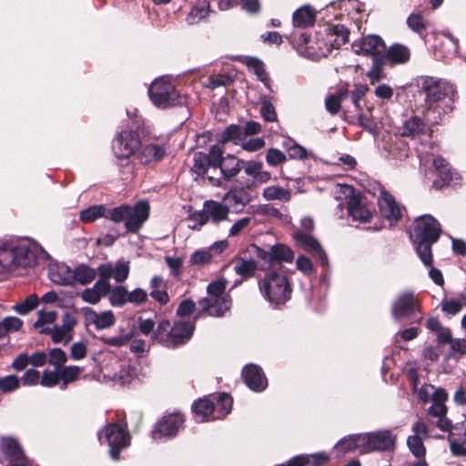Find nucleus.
<instances>
[{"instance_id": "ea45409f", "label": "nucleus", "mask_w": 466, "mask_h": 466, "mask_svg": "<svg viewBox=\"0 0 466 466\" xmlns=\"http://www.w3.org/2000/svg\"><path fill=\"white\" fill-rule=\"evenodd\" d=\"M88 311L89 319L96 325L97 329H106L115 323V316L112 311H105L99 314L89 309Z\"/></svg>"}, {"instance_id": "c85d7f7f", "label": "nucleus", "mask_w": 466, "mask_h": 466, "mask_svg": "<svg viewBox=\"0 0 466 466\" xmlns=\"http://www.w3.org/2000/svg\"><path fill=\"white\" fill-rule=\"evenodd\" d=\"M208 315L220 317L229 309L231 302L227 296L217 298L212 300H202L199 302Z\"/></svg>"}, {"instance_id": "2f4dec72", "label": "nucleus", "mask_w": 466, "mask_h": 466, "mask_svg": "<svg viewBox=\"0 0 466 466\" xmlns=\"http://www.w3.org/2000/svg\"><path fill=\"white\" fill-rule=\"evenodd\" d=\"M448 399V394L443 389H438L433 400L432 404L429 408V413L434 417H444L447 412L445 402Z\"/></svg>"}, {"instance_id": "4c0bfd02", "label": "nucleus", "mask_w": 466, "mask_h": 466, "mask_svg": "<svg viewBox=\"0 0 466 466\" xmlns=\"http://www.w3.org/2000/svg\"><path fill=\"white\" fill-rule=\"evenodd\" d=\"M41 333L50 334L55 343H67L72 339V333L65 329L61 326L54 325L53 327L43 328Z\"/></svg>"}, {"instance_id": "9b49d317", "label": "nucleus", "mask_w": 466, "mask_h": 466, "mask_svg": "<svg viewBox=\"0 0 466 466\" xmlns=\"http://www.w3.org/2000/svg\"><path fill=\"white\" fill-rule=\"evenodd\" d=\"M142 145V138L137 130H124L118 137V158H129Z\"/></svg>"}, {"instance_id": "774afa93", "label": "nucleus", "mask_w": 466, "mask_h": 466, "mask_svg": "<svg viewBox=\"0 0 466 466\" xmlns=\"http://www.w3.org/2000/svg\"><path fill=\"white\" fill-rule=\"evenodd\" d=\"M60 380L59 371H44L40 383L45 387H54L58 384Z\"/></svg>"}, {"instance_id": "423d86ee", "label": "nucleus", "mask_w": 466, "mask_h": 466, "mask_svg": "<svg viewBox=\"0 0 466 466\" xmlns=\"http://www.w3.org/2000/svg\"><path fill=\"white\" fill-rule=\"evenodd\" d=\"M150 206L147 201L140 200L134 206L118 207V222H123L127 232H137L147 220Z\"/></svg>"}, {"instance_id": "8fccbe9b", "label": "nucleus", "mask_w": 466, "mask_h": 466, "mask_svg": "<svg viewBox=\"0 0 466 466\" xmlns=\"http://www.w3.org/2000/svg\"><path fill=\"white\" fill-rule=\"evenodd\" d=\"M38 301L39 299L37 296L35 294H31L24 301L13 306V309L18 314L25 315L36 308Z\"/></svg>"}, {"instance_id": "2eb2a0df", "label": "nucleus", "mask_w": 466, "mask_h": 466, "mask_svg": "<svg viewBox=\"0 0 466 466\" xmlns=\"http://www.w3.org/2000/svg\"><path fill=\"white\" fill-rule=\"evenodd\" d=\"M412 435L407 439V445L415 457L422 458L426 453L423 439L428 437L426 424L420 420H417L412 426Z\"/></svg>"}, {"instance_id": "3c124183", "label": "nucleus", "mask_w": 466, "mask_h": 466, "mask_svg": "<svg viewBox=\"0 0 466 466\" xmlns=\"http://www.w3.org/2000/svg\"><path fill=\"white\" fill-rule=\"evenodd\" d=\"M56 319V313L55 311H39L34 326L41 332L43 328L53 327Z\"/></svg>"}, {"instance_id": "f8f14e48", "label": "nucleus", "mask_w": 466, "mask_h": 466, "mask_svg": "<svg viewBox=\"0 0 466 466\" xmlns=\"http://www.w3.org/2000/svg\"><path fill=\"white\" fill-rule=\"evenodd\" d=\"M184 422L183 416L180 413H172L164 416L152 431V437L159 440L162 437H169L177 434Z\"/></svg>"}, {"instance_id": "e433bc0d", "label": "nucleus", "mask_w": 466, "mask_h": 466, "mask_svg": "<svg viewBox=\"0 0 466 466\" xmlns=\"http://www.w3.org/2000/svg\"><path fill=\"white\" fill-rule=\"evenodd\" d=\"M240 160L232 155H228L223 158L219 168L221 173L227 178L233 177L237 176L240 170Z\"/></svg>"}, {"instance_id": "69168bd1", "label": "nucleus", "mask_w": 466, "mask_h": 466, "mask_svg": "<svg viewBox=\"0 0 466 466\" xmlns=\"http://www.w3.org/2000/svg\"><path fill=\"white\" fill-rule=\"evenodd\" d=\"M131 436L126 423L118 422V452L130 445Z\"/></svg>"}, {"instance_id": "338daca9", "label": "nucleus", "mask_w": 466, "mask_h": 466, "mask_svg": "<svg viewBox=\"0 0 466 466\" xmlns=\"http://www.w3.org/2000/svg\"><path fill=\"white\" fill-rule=\"evenodd\" d=\"M87 346L82 341H77L72 344L70 348V357L75 360H82L86 356Z\"/></svg>"}, {"instance_id": "473e14b6", "label": "nucleus", "mask_w": 466, "mask_h": 466, "mask_svg": "<svg viewBox=\"0 0 466 466\" xmlns=\"http://www.w3.org/2000/svg\"><path fill=\"white\" fill-rule=\"evenodd\" d=\"M242 62L257 76L258 80L263 82L267 87H269V78L266 73L264 64L261 60L256 57L246 56L243 58Z\"/></svg>"}, {"instance_id": "1a4fd4ad", "label": "nucleus", "mask_w": 466, "mask_h": 466, "mask_svg": "<svg viewBox=\"0 0 466 466\" xmlns=\"http://www.w3.org/2000/svg\"><path fill=\"white\" fill-rule=\"evenodd\" d=\"M362 453L373 451H389L394 448L396 436L390 431L363 433L360 438Z\"/></svg>"}, {"instance_id": "72a5a7b5", "label": "nucleus", "mask_w": 466, "mask_h": 466, "mask_svg": "<svg viewBox=\"0 0 466 466\" xmlns=\"http://www.w3.org/2000/svg\"><path fill=\"white\" fill-rule=\"evenodd\" d=\"M100 443H106L110 447V455L116 459V426L111 424L105 428L102 433L98 435Z\"/></svg>"}, {"instance_id": "a19ab883", "label": "nucleus", "mask_w": 466, "mask_h": 466, "mask_svg": "<svg viewBox=\"0 0 466 466\" xmlns=\"http://www.w3.org/2000/svg\"><path fill=\"white\" fill-rule=\"evenodd\" d=\"M245 139L243 127L231 125L223 131L221 143L225 144L228 142H233L236 145H239Z\"/></svg>"}, {"instance_id": "0e129e2a", "label": "nucleus", "mask_w": 466, "mask_h": 466, "mask_svg": "<svg viewBox=\"0 0 466 466\" xmlns=\"http://www.w3.org/2000/svg\"><path fill=\"white\" fill-rule=\"evenodd\" d=\"M267 163L269 166H278L287 160L286 155L277 148H270L266 156Z\"/></svg>"}, {"instance_id": "a211bd4d", "label": "nucleus", "mask_w": 466, "mask_h": 466, "mask_svg": "<svg viewBox=\"0 0 466 466\" xmlns=\"http://www.w3.org/2000/svg\"><path fill=\"white\" fill-rule=\"evenodd\" d=\"M294 239L299 247L319 258L323 265L327 262L326 254L322 250L320 244L311 235L297 230L294 233Z\"/></svg>"}, {"instance_id": "7ed1b4c3", "label": "nucleus", "mask_w": 466, "mask_h": 466, "mask_svg": "<svg viewBox=\"0 0 466 466\" xmlns=\"http://www.w3.org/2000/svg\"><path fill=\"white\" fill-rule=\"evenodd\" d=\"M148 94L153 105L161 109L180 106L186 102V98L179 94L167 76L154 80L148 88Z\"/></svg>"}, {"instance_id": "a18cd8bd", "label": "nucleus", "mask_w": 466, "mask_h": 466, "mask_svg": "<svg viewBox=\"0 0 466 466\" xmlns=\"http://www.w3.org/2000/svg\"><path fill=\"white\" fill-rule=\"evenodd\" d=\"M23 321L17 317H6L0 321V339L5 338L9 332L20 330Z\"/></svg>"}, {"instance_id": "b1692460", "label": "nucleus", "mask_w": 466, "mask_h": 466, "mask_svg": "<svg viewBox=\"0 0 466 466\" xmlns=\"http://www.w3.org/2000/svg\"><path fill=\"white\" fill-rule=\"evenodd\" d=\"M402 133L404 136L420 140H422L423 137H431V131L419 116H411L407 119L403 124Z\"/></svg>"}, {"instance_id": "e2e57ef3", "label": "nucleus", "mask_w": 466, "mask_h": 466, "mask_svg": "<svg viewBox=\"0 0 466 466\" xmlns=\"http://www.w3.org/2000/svg\"><path fill=\"white\" fill-rule=\"evenodd\" d=\"M408 26L416 33H420L426 28V22L421 15L411 14L407 20Z\"/></svg>"}, {"instance_id": "7c9ffc66", "label": "nucleus", "mask_w": 466, "mask_h": 466, "mask_svg": "<svg viewBox=\"0 0 466 466\" xmlns=\"http://www.w3.org/2000/svg\"><path fill=\"white\" fill-rule=\"evenodd\" d=\"M410 50L403 45H393L386 52L385 58L393 64H403L409 61Z\"/></svg>"}, {"instance_id": "bb28decb", "label": "nucleus", "mask_w": 466, "mask_h": 466, "mask_svg": "<svg viewBox=\"0 0 466 466\" xmlns=\"http://www.w3.org/2000/svg\"><path fill=\"white\" fill-rule=\"evenodd\" d=\"M324 32L331 49L333 47L339 48L349 41L350 32L342 25H329Z\"/></svg>"}, {"instance_id": "864d4df0", "label": "nucleus", "mask_w": 466, "mask_h": 466, "mask_svg": "<svg viewBox=\"0 0 466 466\" xmlns=\"http://www.w3.org/2000/svg\"><path fill=\"white\" fill-rule=\"evenodd\" d=\"M210 167L208 164V158L207 154L203 152H197L194 154V164L192 170L198 176L204 175L208 167Z\"/></svg>"}, {"instance_id": "5701e85b", "label": "nucleus", "mask_w": 466, "mask_h": 466, "mask_svg": "<svg viewBox=\"0 0 466 466\" xmlns=\"http://www.w3.org/2000/svg\"><path fill=\"white\" fill-rule=\"evenodd\" d=\"M242 375L247 386L255 391H261L267 386V380L259 367L249 364L242 371Z\"/></svg>"}, {"instance_id": "393cba45", "label": "nucleus", "mask_w": 466, "mask_h": 466, "mask_svg": "<svg viewBox=\"0 0 466 466\" xmlns=\"http://www.w3.org/2000/svg\"><path fill=\"white\" fill-rule=\"evenodd\" d=\"M0 450L11 462L18 463V461L25 459L18 442L13 438L2 437L0 439Z\"/></svg>"}, {"instance_id": "4468645a", "label": "nucleus", "mask_w": 466, "mask_h": 466, "mask_svg": "<svg viewBox=\"0 0 466 466\" xmlns=\"http://www.w3.org/2000/svg\"><path fill=\"white\" fill-rule=\"evenodd\" d=\"M433 167L441 181H434L433 187L441 188L444 185H457L461 181V175L453 169L444 158L436 157L433 158Z\"/></svg>"}, {"instance_id": "f03ea898", "label": "nucleus", "mask_w": 466, "mask_h": 466, "mask_svg": "<svg viewBox=\"0 0 466 466\" xmlns=\"http://www.w3.org/2000/svg\"><path fill=\"white\" fill-rule=\"evenodd\" d=\"M36 261L34 250L25 242H12L0 246V274L17 267H30Z\"/></svg>"}, {"instance_id": "603ef678", "label": "nucleus", "mask_w": 466, "mask_h": 466, "mask_svg": "<svg viewBox=\"0 0 466 466\" xmlns=\"http://www.w3.org/2000/svg\"><path fill=\"white\" fill-rule=\"evenodd\" d=\"M82 370L83 369L78 366H66L59 371L60 380L66 386L68 383L75 381Z\"/></svg>"}, {"instance_id": "39448f33", "label": "nucleus", "mask_w": 466, "mask_h": 466, "mask_svg": "<svg viewBox=\"0 0 466 466\" xmlns=\"http://www.w3.org/2000/svg\"><path fill=\"white\" fill-rule=\"evenodd\" d=\"M420 86L426 96L425 101L429 108L439 106L445 99L454 100L456 95L452 84L431 76H423L420 80Z\"/></svg>"}, {"instance_id": "dca6fc26", "label": "nucleus", "mask_w": 466, "mask_h": 466, "mask_svg": "<svg viewBox=\"0 0 466 466\" xmlns=\"http://www.w3.org/2000/svg\"><path fill=\"white\" fill-rule=\"evenodd\" d=\"M166 152L167 149L164 145L142 139V145L138 149L137 157L142 164H149L162 160Z\"/></svg>"}, {"instance_id": "9d476101", "label": "nucleus", "mask_w": 466, "mask_h": 466, "mask_svg": "<svg viewBox=\"0 0 466 466\" xmlns=\"http://www.w3.org/2000/svg\"><path fill=\"white\" fill-rule=\"evenodd\" d=\"M352 50L357 55L372 56L377 58L386 50L383 39L376 35H369L354 41L351 45Z\"/></svg>"}, {"instance_id": "f3484780", "label": "nucleus", "mask_w": 466, "mask_h": 466, "mask_svg": "<svg viewBox=\"0 0 466 466\" xmlns=\"http://www.w3.org/2000/svg\"><path fill=\"white\" fill-rule=\"evenodd\" d=\"M194 325L190 322H178L169 331L164 344L167 347H175L185 343L190 339L194 331Z\"/></svg>"}, {"instance_id": "c03bdc74", "label": "nucleus", "mask_w": 466, "mask_h": 466, "mask_svg": "<svg viewBox=\"0 0 466 466\" xmlns=\"http://www.w3.org/2000/svg\"><path fill=\"white\" fill-rule=\"evenodd\" d=\"M195 414L200 420H208L209 417L215 412V405L207 399L199 400L194 403L193 406Z\"/></svg>"}, {"instance_id": "aec40b11", "label": "nucleus", "mask_w": 466, "mask_h": 466, "mask_svg": "<svg viewBox=\"0 0 466 466\" xmlns=\"http://www.w3.org/2000/svg\"><path fill=\"white\" fill-rule=\"evenodd\" d=\"M378 207L381 215L388 220L396 221L400 218V207L396 204L394 198L384 189L380 191Z\"/></svg>"}, {"instance_id": "c756f323", "label": "nucleus", "mask_w": 466, "mask_h": 466, "mask_svg": "<svg viewBox=\"0 0 466 466\" xmlns=\"http://www.w3.org/2000/svg\"><path fill=\"white\" fill-rule=\"evenodd\" d=\"M316 12L309 5H304L293 13V25L295 27H307L314 24Z\"/></svg>"}, {"instance_id": "c9c22d12", "label": "nucleus", "mask_w": 466, "mask_h": 466, "mask_svg": "<svg viewBox=\"0 0 466 466\" xmlns=\"http://www.w3.org/2000/svg\"><path fill=\"white\" fill-rule=\"evenodd\" d=\"M96 276V271L86 265H79L73 270V284L78 282L81 285L91 283Z\"/></svg>"}, {"instance_id": "6e6552de", "label": "nucleus", "mask_w": 466, "mask_h": 466, "mask_svg": "<svg viewBox=\"0 0 466 466\" xmlns=\"http://www.w3.org/2000/svg\"><path fill=\"white\" fill-rule=\"evenodd\" d=\"M114 273L113 268L109 265H101L99 267V280L93 288L84 289L80 293L81 299L87 303L96 304L103 296H106L110 290L109 279Z\"/></svg>"}, {"instance_id": "052dcab7", "label": "nucleus", "mask_w": 466, "mask_h": 466, "mask_svg": "<svg viewBox=\"0 0 466 466\" xmlns=\"http://www.w3.org/2000/svg\"><path fill=\"white\" fill-rule=\"evenodd\" d=\"M67 360L66 352L61 349H53L48 353V362L56 368L61 367Z\"/></svg>"}, {"instance_id": "412c9836", "label": "nucleus", "mask_w": 466, "mask_h": 466, "mask_svg": "<svg viewBox=\"0 0 466 466\" xmlns=\"http://www.w3.org/2000/svg\"><path fill=\"white\" fill-rule=\"evenodd\" d=\"M258 256L270 264L275 262H289L294 258L293 251L284 245L272 246L268 250L258 249Z\"/></svg>"}, {"instance_id": "79ce46f5", "label": "nucleus", "mask_w": 466, "mask_h": 466, "mask_svg": "<svg viewBox=\"0 0 466 466\" xmlns=\"http://www.w3.org/2000/svg\"><path fill=\"white\" fill-rule=\"evenodd\" d=\"M360 437H362V434L351 435L343 438L336 444L335 449L339 451L341 453H346L355 450H360V452H362V445L360 444V441H359Z\"/></svg>"}, {"instance_id": "6e6d98bb", "label": "nucleus", "mask_w": 466, "mask_h": 466, "mask_svg": "<svg viewBox=\"0 0 466 466\" xmlns=\"http://www.w3.org/2000/svg\"><path fill=\"white\" fill-rule=\"evenodd\" d=\"M367 76L371 85L384 78L385 76L382 71L381 61H380L378 58L373 59V64L370 70L367 72Z\"/></svg>"}, {"instance_id": "20e7f679", "label": "nucleus", "mask_w": 466, "mask_h": 466, "mask_svg": "<svg viewBox=\"0 0 466 466\" xmlns=\"http://www.w3.org/2000/svg\"><path fill=\"white\" fill-rule=\"evenodd\" d=\"M259 289L265 299L272 304H283L290 298V287L286 276L271 271L259 281Z\"/></svg>"}, {"instance_id": "4be33fe9", "label": "nucleus", "mask_w": 466, "mask_h": 466, "mask_svg": "<svg viewBox=\"0 0 466 466\" xmlns=\"http://www.w3.org/2000/svg\"><path fill=\"white\" fill-rule=\"evenodd\" d=\"M417 306V299L411 293H404L398 297L392 305L391 313L395 319L410 316Z\"/></svg>"}, {"instance_id": "f257e3e1", "label": "nucleus", "mask_w": 466, "mask_h": 466, "mask_svg": "<svg viewBox=\"0 0 466 466\" xmlns=\"http://www.w3.org/2000/svg\"><path fill=\"white\" fill-rule=\"evenodd\" d=\"M440 233L441 226L431 215H423L414 221V229L410 238L425 266H431L432 263L431 245L438 240Z\"/></svg>"}, {"instance_id": "680f3d73", "label": "nucleus", "mask_w": 466, "mask_h": 466, "mask_svg": "<svg viewBox=\"0 0 466 466\" xmlns=\"http://www.w3.org/2000/svg\"><path fill=\"white\" fill-rule=\"evenodd\" d=\"M223 149L221 148L220 146L218 145H215V146H212L210 150H209V153L208 156V164L210 167H219L222 160H223Z\"/></svg>"}, {"instance_id": "ddd939ff", "label": "nucleus", "mask_w": 466, "mask_h": 466, "mask_svg": "<svg viewBox=\"0 0 466 466\" xmlns=\"http://www.w3.org/2000/svg\"><path fill=\"white\" fill-rule=\"evenodd\" d=\"M330 44L325 35V32H318L313 40L306 41L302 50L304 56L317 60L328 56L331 52Z\"/></svg>"}, {"instance_id": "09e8293b", "label": "nucleus", "mask_w": 466, "mask_h": 466, "mask_svg": "<svg viewBox=\"0 0 466 466\" xmlns=\"http://www.w3.org/2000/svg\"><path fill=\"white\" fill-rule=\"evenodd\" d=\"M349 96V92L339 91L337 95H331L326 99V107L331 114H336L340 108L341 102Z\"/></svg>"}, {"instance_id": "de8ad7c7", "label": "nucleus", "mask_w": 466, "mask_h": 466, "mask_svg": "<svg viewBox=\"0 0 466 466\" xmlns=\"http://www.w3.org/2000/svg\"><path fill=\"white\" fill-rule=\"evenodd\" d=\"M257 268V264L254 260H245L238 258L235 261L234 269L237 274L248 278L253 275Z\"/></svg>"}, {"instance_id": "49530a36", "label": "nucleus", "mask_w": 466, "mask_h": 466, "mask_svg": "<svg viewBox=\"0 0 466 466\" xmlns=\"http://www.w3.org/2000/svg\"><path fill=\"white\" fill-rule=\"evenodd\" d=\"M232 403L233 401L229 395L225 393L220 394L214 409V411L218 414L213 416V419H219L228 415L231 410Z\"/></svg>"}, {"instance_id": "f704fd0d", "label": "nucleus", "mask_w": 466, "mask_h": 466, "mask_svg": "<svg viewBox=\"0 0 466 466\" xmlns=\"http://www.w3.org/2000/svg\"><path fill=\"white\" fill-rule=\"evenodd\" d=\"M262 196L268 201L279 200L288 202L291 198L290 191L279 186H269L265 187L263 189Z\"/></svg>"}, {"instance_id": "6ab92c4d", "label": "nucleus", "mask_w": 466, "mask_h": 466, "mask_svg": "<svg viewBox=\"0 0 466 466\" xmlns=\"http://www.w3.org/2000/svg\"><path fill=\"white\" fill-rule=\"evenodd\" d=\"M348 212L353 220L360 223L370 221L373 216V208L360 195L357 198H353L348 206Z\"/></svg>"}, {"instance_id": "bf43d9fd", "label": "nucleus", "mask_w": 466, "mask_h": 466, "mask_svg": "<svg viewBox=\"0 0 466 466\" xmlns=\"http://www.w3.org/2000/svg\"><path fill=\"white\" fill-rule=\"evenodd\" d=\"M441 309L446 315L454 316L461 311L462 302L455 299L444 300L441 303Z\"/></svg>"}, {"instance_id": "4d7b16f0", "label": "nucleus", "mask_w": 466, "mask_h": 466, "mask_svg": "<svg viewBox=\"0 0 466 466\" xmlns=\"http://www.w3.org/2000/svg\"><path fill=\"white\" fill-rule=\"evenodd\" d=\"M212 254L208 249H199L195 251L190 257V262L194 265L204 266L210 263Z\"/></svg>"}, {"instance_id": "0eeeda50", "label": "nucleus", "mask_w": 466, "mask_h": 466, "mask_svg": "<svg viewBox=\"0 0 466 466\" xmlns=\"http://www.w3.org/2000/svg\"><path fill=\"white\" fill-rule=\"evenodd\" d=\"M229 208L220 202L215 200H207L203 204L200 211H195L189 215V220L194 224L190 225L191 228L204 226L208 220L218 224L228 219Z\"/></svg>"}, {"instance_id": "58836bf2", "label": "nucleus", "mask_w": 466, "mask_h": 466, "mask_svg": "<svg viewBox=\"0 0 466 466\" xmlns=\"http://www.w3.org/2000/svg\"><path fill=\"white\" fill-rule=\"evenodd\" d=\"M209 14V4L207 1L198 3L187 16L189 25H195L205 19Z\"/></svg>"}, {"instance_id": "37998d69", "label": "nucleus", "mask_w": 466, "mask_h": 466, "mask_svg": "<svg viewBox=\"0 0 466 466\" xmlns=\"http://www.w3.org/2000/svg\"><path fill=\"white\" fill-rule=\"evenodd\" d=\"M333 194L338 200H346L348 204L360 195L353 187L345 184L336 185Z\"/></svg>"}, {"instance_id": "a878e982", "label": "nucleus", "mask_w": 466, "mask_h": 466, "mask_svg": "<svg viewBox=\"0 0 466 466\" xmlns=\"http://www.w3.org/2000/svg\"><path fill=\"white\" fill-rule=\"evenodd\" d=\"M109 218L111 220H116V208L107 210L105 206L97 205L89 207L80 212V219L86 223H91L99 218Z\"/></svg>"}, {"instance_id": "cd10ccee", "label": "nucleus", "mask_w": 466, "mask_h": 466, "mask_svg": "<svg viewBox=\"0 0 466 466\" xmlns=\"http://www.w3.org/2000/svg\"><path fill=\"white\" fill-rule=\"evenodd\" d=\"M49 278L52 282L68 286L73 284V270L66 264H55L49 267Z\"/></svg>"}, {"instance_id": "13d9d810", "label": "nucleus", "mask_w": 466, "mask_h": 466, "mask_svg": "<svg viewBox=\"0 0 466 466\" xmlns=\"http://www.w3.org/2000/svg\"><path fill=\"white\" fill-rule=\"evenodd\" d=\"M226 289V280L218 279L208 286V292L209 295V299L208 300H212L217 298H221L224 296V290Z\"/></svg>"}, {"instance_id": "5fc2aeb1", "label": "nucleus", "mask_w": 466, "mask_h": 466, "mask_svg": "<svg viewBox=\"0 0 466 466\" xmlns=\"http://www.w3.org/2000/svg\"><path fill=\"white\" fill-rule=\"evenodd\" d=\"M20 381L19 378L15 375L0 377V394L8 393L18 389Z\"/></svg>"}]
</instances>
